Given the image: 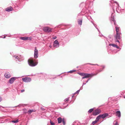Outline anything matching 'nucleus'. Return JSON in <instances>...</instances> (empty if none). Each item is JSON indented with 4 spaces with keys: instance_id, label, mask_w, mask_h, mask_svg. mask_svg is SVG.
Wrapping results in <instances>:
<instances>
[{
    "instance_id": "f257e3e1",
    "label": "nucleus",
    "mask_w": 125,
    "mask_h": 125,
    "mask_svg": "<svg viewBox=\"0 0 125 125\" xmlns=\"http://www.w3.org/2000/svg\"><path fill=\"white\" fill-rule=\"evenodd\" d=\"M97 73L89 74L83 73H78V74L81 76H83L82 79L88 78L89 77H92L96 75Z\"/></svg>"
},
{
    "instance_id": "f03ea898",
    "label": "nucleus",
    "mask_w": 125,
    "mask_h": 125,
    "mask_svg": "<svg viewBox=\"0 0 125 125\" xmlns=\"http://www.w3.org/2000/svg\"><path fill=\"white\" fill-rule=\"evenodd\" d=\"M121 34L120 33H116V35L114 36V40L115 42H118L119 43V40L120 39Z\"/></svg>"
},
{
    "instance_id": "7ed1b4c3",
    "label": "nucleus",
    "mask_w": 125,
    "mask_h": 125,
    "mask_svg": "<svg viewBox=\"0 0 125 125\" xmlns=\"http://www.w3.org/2000/svg\"><path fill=\"white\" fill-rule=\"evenodd\" d=\"M28 62L29 65L31 66H36L37 64V62H34V61L31 59H29L28 60Z\"/></svg>"
},
{
    "instance_id": "20e7f679",
    "label": "nucleus",
    "mask_w": 125,
    "mask_h": 125,
    "mask_svg": "<svg viewBox=\"0 0 125 125\" xmlns=\"http://www.w3.org/2000/svg\"><path fill=\"white\" fill-rule=\"evenodd\" d=\"M43 30L47 32H50L52 31V29L48 27H46L43 28Z\"/></svg>"
},
{
    "instance_id": "39448f33",
    "label": "nucleus",
    "mask_w": 125,
    "mask_h": 125,
    "mask_svg": "<svg viewBox=\"0 0 125 125\" xmlns=\"http://www.w3.org/2000/svg\"><path fill=\"white\" fill-rule=\"evenodd\" d=\"M38 50L36 48V47H35V48L34 51V57L35 58H37L38 56Z\"/></svg>"
},
{
    "instance_id": "423d86ee",
    "label": "nucleus",
    "mask_w": 125,
    "mask_h": 125,
    "mask_svg": "<svg viewBox=\"0 0 125 125\" xmlns=\"http://www.w3.org/2000/svg\"><path fill=\"white\" fill-rule=\"evenodd\" d=\"M22 79L23 81L25 82H29L31 80V78L28 77L22 78Z\"/></svg>"
},
{
    "instance_id": "0eeeda50",
    "label": "nucleus",
    "mask_w": 125,
    "mask_h": 125,
    "mask_svg": "<svg viewBox=\"0 0 125 125\" xmlns=\"http://www.w3.org/2000/svg\"><path fill=\"white\" fill-rule=\"evenodd\" d=\"M101 112V111L99 109H96L94 111L93 113V115H96L99 114Z\"/></svg>"
},
{
    "instance_id": "6e6552de",
    "label": "nucleus",
    "mask_w": 125,
    "mask_h": 125,
    "mask_svg": "<svg viewBox=\"0 0 125 125\" xmlns=\"http://www.w3.org/2000/svg\"><path fill=\"white\" fill-rule=\"evenodd\" d=\"M53 46L54 47L57 48L59 46V44L57 40H55L54 42Z\"/></svg>"
},
{
    "instance_id": "1a4fd4ad",
    "label": "nucleus",
    "mask_w": 125,
    "mask_h": 125,
    "mask_svg": "<svg viewBox=\"0 0 125 125\" xmlns=\"http://www.w3.org/2000/svg\"><path fill=\"white\" fill-rule=\"evenodd\" d=\"M20 39L24 40H31V38L27 37H20Z\"/></svg>"
},
{
    "instance_id": "9d476101",
    "label": "nucleus",
    "mask_w": 125,
    "mask_h": 125,
    "mask_svg": "<svg viewBox=\"0 0 125 125\" xmlns=\"http://www.w3.org/2000/svg\"><path fill=\"white\" fill-rule=\"evenodd\" d=\"M15 80V77H12L10 79L9 81V83L11 84H12Z\"/></svg>"
},
{
    "instance_id": "9b49d317",
    "label": "nucleus",
    "mask_w": 125,
    "mask_h": 125,
    "mask_svg": "<svg viewBox=\"0 0 125 125\" xmlns=\"http://www.w3.org/2000/svg\"><path fill=\"white\" fill-rule=\"evenodd\" d=\"M4 76L7 78H9L11 76L10 74L9 73H6L4 74Z\"/></svg>"
},
{
    "instance_id": "f8f14e48",
    "label": "nucleus",
    "mask_w": 125,
    "mask_h": 125,
    "mask_svg": "<svg viewBox=\"0 0 125 125\" xmlns=\"http://www.w3.org/2000/svg\"><path fill=\"white\" fill-rule=\"evenodd\" d=\"M101 117L103 119H104L106 117H107L108 116V114L107 113H105L102 115H100Z\"/></svg>"
},
{
    "instance_id": "ddd939ff",
    "label": "nucleus",
    "mask_w": 125,
    "mask_h": 125,
    "mask_svg": "<svg viewBox=\"0 0 125 125\" xmlns=\"http://www.w3.org/2000/svg\"><path fill=\"white\" fill-rule=\"evenodd\" d=\"M13 10V8L11 7H10L6 8V10L7 11H10Z\"/></svg>"
},
{
    "instance_id": "4468645a",
    "label": "nucleus",
    "mask_w": 125,
    "mask_h": 125,
    "mask_svg": "<svg viewBox=\"0 0 125 125\" xmlns=\"http://www.w3.org/2000/svg\"><path fill=\"white\" fill-rule=\"evenodd\" d=\"M116 115L119 117H121V113L119 111H117L116 112Z\"/></svg>"
},
{
    "instance_id": "2eb2a0df",
    "label": "nucleus",
    "mask_w": 125,
    "mask_h": 125,
    "mask_svg": "<svg viewBox=\"0 0 125 125\" xmlns=\"http://www.w3.org/2000/svg\"><path fill=\"white\" fill-rule=\"evenodd\" d=\"M109 46H113L115 47L117 49H119V47L117 46V45L115 44H109Z\"/></svg>"
},
{
    "instance_id": "dca6fc26",
    "label": "nucleus",
    "mask_w": 125,
    "mask_h": 125,
    "mask_svg": "<svg viewBox=\"0 0 125 125\" xmlns=\"http://www.w3.org/2000/svg\"><path fill=\"white\" fill-rule=\"evenodd\" d=\"M36 111V110L35 109H30L28 111V112L30 113V114H31V113H32V112H35Z\"/></svg>"
},
{
    "instance_id": "f3484780",
    "label": "nucleus",
    "mask_w": 125,
    "mask_h": 125,
    "mask_svg": "<svg viewBox=\"0 0 125 125\" xmlns=\"http://www.w3.org/2000/svg\"><path fill=\"white\" fill-rule=\"evenodd\" d=\"M58 123H61L62 121V119L61 117H59L58 119Z\"/></svg>"
},
{
    "instance_id": "a211bd4d",
    "label": "nucleus",
    "mask_w": 125,
    "mask_h": 125,
    "mask_svg": "<svg viewBox=\"0 0 125 125\" xmlns=\"http://www.w3.org/2000/svg\"><path fill=\"white\" fill-rule=\"evenodd\" d=\"M82 20H78V23L79 25H81L82 24Z\"/></svg>"
},
{
    "instance_id": "6ab92c4d",
    "label": "nucleus",
    "mask_w": 125,
    "mask_h": 125,
    "mask_svg": "<svg viewBox=\"0 0 125 125\" xmlns=\"http://www.w3.org/2000/svg\"><path fill=\"white\" fill-rule=\"evenodd\" d=\"M100 115H99L96 118V120L97 122L101 118L100 116Z\"/></svg>"
},
{
    "instance_id": "aec40b11",
    "label": "nucleus",
    "mask_w": 125,
    "mask_h": 125,
    "mask_svg": "<svg viewBox=\"0 0 125 125\" xmlns=\"http://www.w3.org/2000/svg\"><path fill=\"white\" fill-rule=\"evenodd\" d=\"M119 27H115L116 31V33H119Z\"/></svg>"
},
{
    "instance_id": "412c9836",
    "label": "nucleus",
    "mask_w": 125,
    "mask_h": 125,
    "mask_svg": "<svg viewBox=\"0 0 125 125\" xmlns=\"http://www.w3.org/2000/svg\"><path fill=\"white\" fill-rule=\"evenodd\" d=\"M62 122L64 125H65V120L64 118H63L62 119Z\"/></svg>"
},
{
    "instance_id": "4be33fe9",
    "label": "nucleus",
    "mask_w": 125,
    "mask_h": 125,
    "mask_svg": "<svg viewBox=\"0 0 125 125\" xmlns=\"http://www.w3.org/2000/svg\"><path fill=\"white\" fill-rule=\"evenodd\" d=\"M12 122L14 123H16L18 122V120L17 119L16 120H13L12 121Z\"/></svg>"
},
{
    "instance_id": "5701e85b",
    "label": "nucleus",
    "mask_w": 125,
    "mask_h": 125,
    "mask_svg": "<svg viewBox=\"0 0 125 125\" xmlns=\"http://www.w3.org/2000/svg\"><path fill=\"white\" fill-rule=\"evenodd\" d=\"M13 57H14L15 59H18V60L19 59V57L18 56L16 55H14L13 56Z\"/></svg>"
},
{
    "instance_id": "b1692460",
    "label": "nucleus",
    "mask_w": 125,
    "mask_h": 125,
    "mask_svg": "<svg viewBox=\"0 0 125 125\" xmlns=\"http://www.w3.org/2000/svg\"><path fill=\"white\" fill-rule=\"evenodd\" d=\"M94 110V109L93 108L89 110L88 112L89 113H91Z\"/></svg>"
},
{
    "instance_id": "393cba45",
    "label": "nucleus",
    "mask_w": 125,
    "mask_h": 125,
    "mask_svg": "<svg viewBox=\"0 0 125 125\" xmlns=\"http://www.w3.org/2000/svg\"><path fill=\"white\" fill-rule=\"evenodd\" d=\"M97 122L96 121V120H95L94 121H93L92 123V124L93 125H94L95 124H96Z\"/></svg>"
},
{
    "instance_id": "a878e982",
    "label": "nucleus",
    "mask_w": 125,
    "mask_h": 125,
    "mask_svg": "<svg viewBox=\"0 0 125 125\" xmlns=\"http://www.w3.org/2000/svg\"><path fill=\"white\" fill-rule=\"evenodd\" d=\"M114 122H115V125H119V124L117 121H115Z\"/></svg>"
},
{
    "instance_id": "bb28decb",
    "label": "nucleus",
    "mask_w": 125,
    "mask_h": 125,
    "mask_svg": "<svg viewBox=\"0 0 125 125\" xmlns=\"http://www.w3.org/2000/svg\"><path fill=\"white\" fill-rule=\"evenodd\" d=\"M50 123L52 125H54V123L51 121H50Z\"/></svg>"
},
{
    "instance_id": "cd10ccee",
    "label": "nucleus",
    "mask_w": 125,
    "mask_h": 125,
    "mask_svg": "<svg viewBox=\"0 0 125 125\" xmlns=\"http://www.w3.org/2000/svg\"><path fill=\"white\" fill-rule=\"evenodd\" d=\"M69 100V98H67L65 100V102H67Z\"/></svg>"
},
{
    "instance_id": "c85d7f7f",
    "label": "nucleus",
    "mask_w": 125,
    "mask_h": 125,
    "mask_svg": "<svg viewBox=\"0 0 125 125\" xmlns=\"http://www.w3.org/2000/svg\"><path fill=\"white\" fill-rule=\"evenodd\" d=\"M75 71H71L69 72L70 73H72L73 72Z\"/></svg>"
},
{
    "instance_id": "c756f323",
    "label": "nucleus",
    "mask_w": 125,
    "mask_h": 125,
    "mask_svg": "<svg viewBox=\"0 0 125 125\" xmlns=\"http://www.w3.org/2000/svg\"><path fill=\"white\" fill-rule=\"evenodd\" d=\"M80 91V90H78L75 93H77V94H78L79 93V92Z\"/></svg>"
},
{
    "instance_id": "7c9ffc66",
    "label": "nucleus",
    "mask_w": 125,
    "mask_h": 125,
    "mask_svg": "<svg viewBox=\"0 0 125 125\" xmlns=\"http://www.w3.org/2000/svg\"><path fill=\"white\" fill-rule=\"evenodd\" d=\"M57 38V37L56 36H55L53 37L52 38L54 39H55Z\"/></svg>"
},
{
    "instance_id": "2f4dec72",
    "label": "nucleus",
    "mask_w": 125,
    "mask_h": 125,
    "mask_svg": "<svg viewBox=\"0 0 125 125\" xmlns=\"http://www.w3.org/2000/svg\"><path fill=\"white\" fill-rule=\"evenodd\" d=\"M24 91H25V90L24 89H22L21 90V92L22 93L23 92H24Z\"/></svg>"
},
{
    "instance_id": "473e14b6",
    "label": "nucleus",
    "mask_w": 125,
    "mask_h": 125,
    "mask_svg": "<svg viewBox=\"0 0 125 125\" xmlns=\"http://www.w3.org/2000/svg\"><path fill=\"white\" fill-rule=\"evenodd\" d=\"M41 109L42 110H44V108L42 107H41Z\"/></svg>"
},
{
    "instance_id": "72a5a7b5",
    "label": "nucleus",
    "mask_w": 125,
    "mask_h": 125,
    "mask_svg": "<svg viewBox=\"0 0 125 125\" xmlns=\"http://www.w3.org/2000/svg\"><path fill=\"white\" fill-rule=\"evenodd\" d=\"M2 100V98H1L0 96V102Z\"/></svg>"
},
{
    "instance_id": "f704fd0d",
    "label": "nucleus",
    "mask_w": 125,
    "mask_h": 125,
    "mask_svg": "<svg viewBox=\"0 0 125 125\" xmlns=\"http://www.w3.org/2000/svg\"><path fill=\"white\" fill-rule=\"evenodd\" d=\"M112 20L113 21V22H114L115 21V20H114V18H113L112 19Z\"/></svg>"
},
{
    "instance_id": "c9c22d12",
    "label": "nucleus",
    "mask_w": 125,
    "mask_h": 125,
    "mask_svg": "<svg viewBox=\"0 0 125 125\" xmlns=\"http://www.w3.org/2000/svg\"><path fill=\"white\" fill-rule=\"evenodd\" d=\"M114 22V24L115 25L116 24V22H115V21Z\"/></svg>"
},
{
    "instance_id": "e433bc0d",
    "label": "nucleus",
    "mask_w": 125,
    "mask_h": 125,
    "mask_svg": "<svg viewBox=\"0 0 125 125\" xmlns=\"http://www.w3.org/2000/svg\"><path fill=\"white\" fill-rule=\"evenodd\" d=\"M87 64H89L91 65H94V64H91V63H87Z\"/></svg>"
},
{
    "instance_id": "4c0bfd02",
    "label": "nucleus",
    "mask_w": 125,
    "mask_h": 125,
    "mask_svg": "<svg viewBox=\"0 0 125 125\" xmlns=\"http://www.w3.org/2000/svg\"><path fill=\"white\" fill-rule=\"evenodd\" d=\"M50 47H51V46H49Z\"/></svg>"
},
{
    "instance_id": "58836bf2",
    "label": "nucleus",
    "mask_w": 125,
    "mask_h": 125,
    "mask_svg": "<svg viewBox=\"0 0 125 125\" xmlns=\"http://www.w3.org/2000/svg\"><path fill=\"white\" fill-rule=\"evenodd\" d=\"M124 98H125V97Z\"/></svg>"
}]
</instances>
